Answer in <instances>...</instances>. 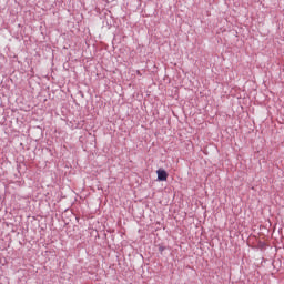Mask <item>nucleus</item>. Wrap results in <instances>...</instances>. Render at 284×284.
Instances as JSON below:
<instances>
[{
	"instance_id": "obj_1",
	"label": "nucleus",
	"mask_w": 284,
	"mask_h": 284,
	"mask_svg": "<svg viewBox=\"0 0 284 284\" xmlns=\"http://www.w3.org/2000/svg\"><path fill=\"white\" fill-rule=\"evenodd\" d=\"M156 175L159 181H168L169 174L165 170L159 169L156 171Z\"/></svg>"
},
{
	"instance_id": "obj_2",
	"label": "nucleus",
	"mask_w": 284,
	"mask_h": 284,
	"mask_svg": "<svg viewBox=\"0 0 284 284\" xmlns=\"http://www.w3.org/2000/svg\"><path fill=\"white\" fill-rule=\"evenodd\" d=\"M159 251H160V252H163V251H164V247H159Z\"/></svg>"
}]
</instances>
